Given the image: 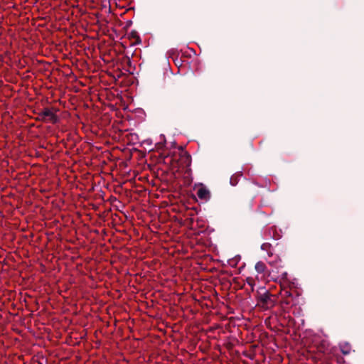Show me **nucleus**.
I'll list each match as a JSON object with an SVG mask.
<instances>
[{
	"label": "nucleus",
	"mask_w": 364,
	"mask_h": 364,
	"mask_svg": "<svg viewBox=\"0 0 364 364\" xmlns=\"http://www.w3.org/2000/svg\"><path fill=\"white\" fill-rule=\"evenodd\" d=\"M230 183L233 186H236L238 183V176L235 175L232 176L230 179Z\"/></svg>",
	"instance_id": "nucleus-11"
},
{
	"label": "nucleus",
	"mask_w": 364,
	"mask_h": 364,
	"mask_svg": "<svg viewBox=\"0 0 364 364\" xmlns=\"http://www.w3.org/2000/svg\"><path fill=\"white\" fill-rule=\"evenodd\" d=\"M197 196L200 199L206 201L210 198V193L206 188L200 187L197 191Z\"/></svg>",
	"instance_id": "nucleus-4"
},
{
	"label": "nucleus",
	"mask_w": 364,
	"mask_h": 364,
	"mask_svg": "<svg viewBox=\"0 0 364 364\" xmlns=\"http://www.w3.org/2000/svg\"><path fill=\"white\" fill-rule=\"evenodd\" d=\"M339 348H340L341 353L345 355L350 354V353L351 351V346L348 342H344V343H340Z\"/></svg>",
	"instance_id": "nucleus-6"
},
{
	"label": "nucleus",
	"mask_w": 364,
	"mask_h": 364,
	"mask_svg": "<svg viewBox=\"0 0 364 364\" xmlns=\"http://www.w3.org/2000/svg\"><path fill=\"white\" fill-rule=\"evenodd\" d=\"M257 299V305L264 310H269L273 308L277 303L274 296L267 291L264 294H258Z\"/></svg>",
	"instance_id": "nucleus-1"
},
{
	"label": "nucleus",
	"mask_w": 364,
	"mask_h": 364,
	"mask_svg": "<svg viewBox=\"0 0 364 364\" xmlns=\"http://www.w3.org/2000/svg\"><path fill=\"white\" fill-rule=\"evenodd\" d=\"M255 268L258 273H264L267 269V267L263 262L259 261L256 263Z\"/></svg>",
	"instance_id": "nucleus-8"
},
{
	"label": "nucleus",
	"mask_w": 364,
	"mask_h": 364,
	"mask_svg": "<svg viewBox=\"0 0 364 364\" xmlns=\"http://www.w3.org/2000/svg\"><path fill=\"white\" fill-rule=\"evenodd\" d=\"M37 119L43 122H49L52 124H56L59 122L58 117L55 114L54 109L46 107L38 113Z\"/></svg>",
	"instance_id": "nucleus-2"
},
{
	"label": "nucleus",
	"mask_w": 364,
	"mask_h": 364,
	"mask_svg": "<svg viewBox=\"0 0 364 364\" xmlns=\"http://www.w3.org/2000/svg\"><path fill=\"white\" fill-rule=\"evenodd\" d=\"M247 284L251 287V291H254L255 280L252 277H247L246 279Z\"/></svg>",
	"instance_id": "nucleus-10"
},
{
	"label": "nucleus",
	"mask_w": 364,
	"mask_h": 364,
	"mask_svg": "<svg viewBox=\"0 0 364 364\" xmlns=\"http://www.w3.org/2000/svg\"><path fill=\"white\" fill-rule=\"evenodd\" d=\"M283 275H284V277H287V272H284V273L283 274Z\"/></svg>",
	"instance_id": "nucleus-12"
},
{
	"label": "nucleus",
	"mask_w": 364,
	"mask_h": 364,
	"mask_svg": "<svg viewBox=\"0 0 364 364\" xmlns=\"http://www.w3.org/2000/svg\"><path fill=\"white\" fill-rule=\"evenodd\" d=\"M129 38L136 39V43H140L141 42L140 37H139V36L138 35V33H137V32L136 31H132L130 32Z\"/></svg>",
	"instance_id": "nucleus-9"
},
{
	"label": "nucleus",
	"mask_w": 364,
	"mask_h": 364,
	"mask_svg": "<svg viewBox=\"0 0 364 364\" xmlns=\"http://www.w3.org/2000/svg\"><path fill=\"white\" fill-rule=\"evenodd\" d=\"M282 301H281L282 305L285 304L289 306L291 304L293 297L292 294L289 291H284V294H282Z\"/></svg>",
	"instance_id": "nucleus-5"
},
{
	"label": "nucleus",
	"mask_w": 364,
	"mask_h": 364,
	"mask_svg": "<svg viewBox=\"0 0 364 364\" xmlns=\"http://www.w3.org/2000/svg\"><path fill=\"white\" fill-rule=\"evenodd\" d=\"M261 249L264 251H266L267 252V254L269 255V256H272L273 255L272 246L270 243H268V242L263 243L261 245Z\"/></svg>",
	"instance_id": "nucleus-7"
},
{
	"label": "nucleus",
	"mask_w": 364,
	"mask_h": 364,
	"mask_svg": "<svg viewBox=\"0 0 364 364\" xmlns=\"http://www.w3.org/2000/svg\"><path fill=\"white\" fill-rule=\"evenodd\" d=\"M168 107L171 112H178L182 107V102L176 97H173L168 102Z\"/></svg>",
	"instance_id": "nucleus-3"
}]
</instances>
